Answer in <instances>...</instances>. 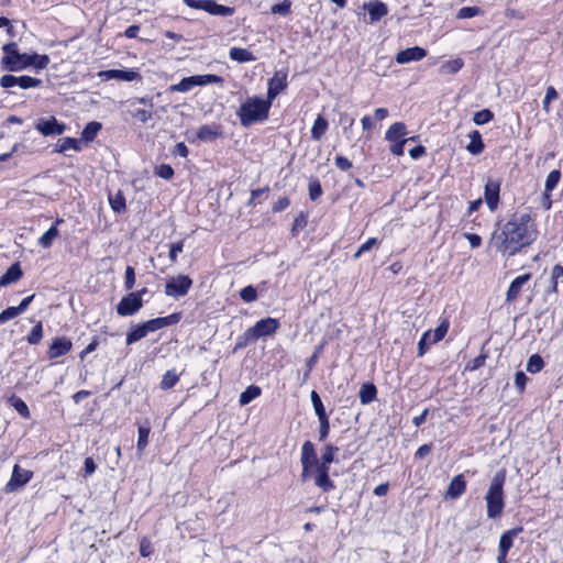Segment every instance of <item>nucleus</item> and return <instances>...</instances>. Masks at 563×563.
<instances>
[{
    "label": "nucleus",
    "mask_w": 563,
    "mask_h": 563,
    "mask_svg": "<svg viewBox=\"0 0 563 563\" xmlns=\"http://www.w3.org/2000/svg\"><path fill=\"white\" fill-rule=\"evenodd\" d=\"M538 229L528 211L515 213L500 229L494 233L493 242L497 251L514 255L532 244L538 238Z\"/></svg>",
    "instance_id": "obj_1"
},
{
    "label": "nucleus",
    "mask_w": 563,
    "mask_h": 563,
    "mask_svg": "<svg viewBox=\"0 0 563 563\" xmlns=\"http://www.w3.org/2000/svg\"><path fill=\"white\" fill-rule=\"evenodd\" d=\"M506 482L505 470L498 471L490 481L489 487L485 495L486 512L489 519H498L501 517L505 508L504 485Z\"/></svg>",
    "instance_id": "obj_2"
},
{
    "label": "nucleus",
    "mask_w": 563,
    "mask_h": 563,
    "mask_svg": "<svg viewBox=\"0 0 563 563\" xmlns=\"http://www.w3.org/2000/svg\"><path fill=\"white\" fill-rule=\"evenodd\" d=\"M271 101L261 97L247 98L239 108L238 117L241 125L247 128L268 118Z\"/></svg>",
    "instance_id": "obj_3"
},
{
    "label": "nucleus",
    "mask_w": 563,
    "mask_h": 563,
    "mask_svg": "<svg viewBox=\"0 0 563 563\" xmlns=\"http://www.w3.org/2000/svg\"><path fill=\"white\" fill-rule=\"evenodd\" d=\"M3 56L1 64L3 69L9 71H20L31 66L30 54L20 53L18 44L10 42L2 47Z\"/></svg>",
    "instance_id": "obj_4"
},
{
    "label": "nucleus",
    "mask_w": 563,
    "mask_h": 563,
    "mask_svg": "<svg viewBox=\"0 0 563 563\" xmlns=\"http://www.w3.org/2000/svg\"><path fill=\"white\" fill-rule=\"evenodd\" d=\"M224 79L213 74L194 75L183 78L179 82L168 87L169 92H188L197 86H207L211 84L223 85Z\"/></svg>",
    "instance_id": "obj_5"
},
{
    "label": "nucleus",
    "mask_w": 563,
    "mask_h": 563,
    "mask_svg": "<svg viewBox=\"0 0 563 563\" xmlns=\"http://www.w3.org/2000/svg\"><path fill=\"white\" fill-rule=\"evenodd\" d=\"M300 462L302 465V481H307L321 470V462L318 460L314 445L312 444V442H303L301 446Z\"/></svg>",
    "instance_id": "obj_6"
},
{
    "label": "nucleus",
    "mask_w": 563,
    "mask_h": 563,
    "mask_svg": "<svg viewBox=\"0 0 563 563\" xmlns=\"http://www.w3.org/2000/svg\"><path fill=\"white\" fill-rule=\"evenodd\" d=\"M449 330L448 319H443L438 328L426 331L418 342V356H423L431 345L441 341Z\"/></svg>",
    "instance_id": "obj_7"
},
{
    "label": "nucleus",
    "mask_w": 563,
    "mask_h": 563,
    "mask_svg": "<svg viewBox=\"0 0 563 563\" xmlns=\"http://www.w3.org/2000/svg\"><path fill=\"white\" fill-rule=\"evenodd\" d=\"M192 286V279L187 275H178L167 280L165 285V295L179 298L188 294Z\"/></svg>",
    "instance_id": "obj_8"
},
{
    "label": "nucleus",
    "mask_w": 563,
    "mask_h": 563,
    "mask_svg": "<svg viewBox=\"0 0 563 563\" xmlns=\"http://www.w3.org/2000/svg\"><path fill=\"white\" fill-rule=\"evenodd\" d=\"M279 322L274 318H265L257 321L253 327L249 328L245 335L250 340H257L262 336L272 335L277 331Z\"/></svg>",
    "instance_id": "obj_9"
},
{
    "label": "nucleus",
    "mask_w": 563,
    "mask_h": 563,
    "mask_svg": "<svg viewBox=\"0 0 563 563\" xmlns=\"http://www.w3.org/2000/svg\"><path fill=\"white\" fill-rule=\"evenodd\" d=\"M33 477V472L20 467L15 464L12 470L11 478L4 485V493L10 494L19 490L21 487L26 485Z\"/></svg>",
    "instance_id": "obj_10"
},
{
    "label": "nucleus",
    "mask_w": 563,
    "mask_h": 563,
    "mask_svg": "<svg viewBox=\"0 0 563 563\" xmlns=\"http://www.w3.org/2000/svg\"><path fill=\"white\" fill-rule=\"evenodd\" d=\"M143 307V299L139 294H128L117 305V313L120 317H130L136 314Z\"/></svg>",
    "instance_id": "obj_11"
},
{
    "label": "nucleus",
    "mask_w": 563,
    "mask_h": 563,
    "mask_svg": "<svg viewBox=\"0 0 563 563\" xmlns=\"http://www.w3.org/2000/svg\"><path fill=\"white\" fill-rule=\"evenodd\" d=\"M287 71L286 70H277L274 76L268 80L267 84V100L273 102V100L287 88Z\"/></svg>",
    "instance_id": "obj_12"
},
{
    "label": "nucleus",
    "mask_w": 563,
    "mask_h": 563,
    "mask_svg": "<svg viewBox=\"0 0 563 563\" xmlns=\"http://www.w3.org/2000/svg\"><path fill=\"white\" fill-rule=\"evenodd\" d=\"M35 129L44 136L62 135L66 130V124L58 122L55 117H51L38 120Z\"/></svg>",
    "instance_id": "obj_13"
},
{
    "label": "nucleus",
    "mask_w": 563,
    "mask_h": 563,
    "mask_svg": "<svg viewBox=\"0 0 563 563\" xmlns=\"http://www.w3.org/2000/svg\"><path fill=\"white\" fill-rule=\"evenodd\" d=\"M103 80L117 79L121 81L142 80V76L134 69H108L98 73Z\"/></svg>",
    "instance_id": "obj_14"
},
{
    "label": "nucleus",
    "mask_w": 563,
    "mask_h": 563,
    "mask_svg": "<svg viewBox=\"0 0 563 563\" xmlns=\"http://www.w3.org/2000/svg\"><path fill=\"white\" fill-rule=\"evenodd\" d=\"M500 180L488 179L485 185L484 198L490 211H495L499 203Z\"/></svg>",
    "instance_id": "obj_15"
},
{
    "label": "nucleus",
    "mask_w": 563,
    "mask_h": 563,
    "mask_svg": "<svg viewBox=\"0 0 563 563\" xmlns=\"http://www.w3.org/2000/svg\"><path fill=\"white\" fill-rule=\"evenodd\" d=\"M71 347L73 342L70 339L66 336H57L52 341L47 350V356L49 360L58 358L69 353Z\"/></svg>",
    "instance_id": "obj_16"
},
{
    "label": "nucleus",
    "mask_w": 563,
    "mask_h": 563,
    "mask_svg": "<svg viewBox=\"0 0 563 563\" xmlns=\"http://www.w3.org/2000/svg\"><path fill=\"white\" fill-rule=\"evenodd\" d=\"M427 56V51L420 46H413L397 53L395 60L398 64L419 62Z\"/></svg>",
    "instance_id": "obj_17"
},
{
    "label": "nucleus",
    "mask_w": 563,
    "mask_h": 563,
    "mask_svg": "<svg viewBox=\"0 0 563 563\" xmlns=\"http://www.w3.org/2000/svg\"><path fill=\"white\" fill-rule=\"evenodd\" d=\"M363 10L368 12L369 23L380 21L388 13L387 5L382 1L365 2L363 4Z\"/></svg>",
    "instance_id": "obj_18"
},
{
    "label": "nucleus",
    "mask_w": 563,
    "mask_h": 563,
    "mask_svg": "<svg viewBox=\"0 0 563 563\" xmlns=\"http://www.w3.org/2000/svg\"><path fill=\"white\" fill-rule=\"evenodd\" d=\"M523 528L521 526L515 527L512 529L506 530L501 533L498 543V552L508 553L509 550L514 545V541L518 534L522 532Z\"/></svg>",
    "instance_id": "obj_19"
},
{
    "label": "nucleus",
    "mask_w": 563,
    "mask_h": 563,
    "mask_svg": "<svg viewBox=\"0 0 563 563\" xmlns=\"http://www.w3.org/2000/svg\"><path fill=\"white\" fill-rule=\"evenodd\" d=\"M531 278V275L530 274H523V275H520L518 277H516L508 290H507V294H506V301L507 302H512L515 301L518 296L520 295L521 290H522V287L523 285Z\"/></svg>",
    "instance_id": "obj_20"
},
{
    "label": "nucleus",
    "mask_w": 563,
    "mask_h": 563,
    "mask_svg": "<svg viewBox=\"0 0 563 563\" xmlns=\"http://www.w3.org/2000/svg\"><path fill=\"white\" fill-rule=\"evenodd\" d=\"M407 126L402 122L393 123L385 133V139L389 142H397L407 140ZM413 140V137H409L408 141Z\"/></svg>",
    "instance_id": "obj_21"
},
{
    "label": "nucleus",
    "mask_w": 563,
    "mask_h": 563,
    "mask_svg": "<svg viewBox=\"0 0 563 563\" xmlns=\"http://www.w3.org/2000/svg\"><path fill=\"white\" fill-rule=\"evenodd\" d=\"M465 489H466V482L464 479V476L462 474L456 475L452 478V481L448 487L445 497L456 499L465 493Z\"/></svg>",
    "instance_id": "obj_22"
},
{
    "label": "nucleus",
    "mask_w": 563,
    "mask_h": 563,
    "mask_svg": "<svg viewBox=\"0 0 563 563\" xmlns=\"http://www.w3.org/2000/svg\"><path fill=\"white\" fill-rule=\"evenodd\" d=\"M63 222V219H56L55 223L38 239V245H41L44 249L51 247L53 245V242L59 234L57 227Z\"/></svg>",
    "instance_id": "obj_23"
},
{
    "label": "nucleus",
    "mask_w": 563,
    "mask_h": 563,
    "mask_svg": "<svg viewBox=\"0 0 563 563\" xmlns=\"http://www.w3.org/2000/svg\"><path fill=\"white\" fill-rule=\"evenodd\" d=\"M81 148H82L81 140L75 139V137H63L57 141L55 151L57 153H65L66 151H69V150L79 152V151H81Z\"/></svg>",
    "instance_id": "obj_24"
},
{
    "label": "nucleus",
    "mask_w": 563,
    "mask_h": 563,
    "mask_svg": "<svg viewBox=\"0 0 563 563\" xmlns=\"http://www.w3.org/2000/svg\"><path fill=\"white\" fill-rule=\"evenodd\" d=\"M22 276V269L19 263L12 264L0 277V287H4L19 280Z\"/></svg>",
    "instance_id": "obj_25"
},
{
    "label": "nucleus",
    "mask_w": 563,
    "mask_h": 563,
    "mask_svg": "<svg viewBox=\"0 0 563 563\" xmlns=\"http://www.w3.org/2000/svg\"><path fill=\"white\" fill-rule=\"evenodd\" d=\"M221 135L219 128L214 124H203L197 132V137L203 142H212Z\"/></svg>",
    "instance_id": "obj_26"
},
{
    "label": "nucleus",
    "mask_w": 563,
    "mask_h": 563,
    "mask_svg": "<svg viewBox=\"0 0 563 563\" xmlns=\"http://www.w3.org/2000/svg\"><path fill=\"white\" fill-rule=\"evenodd\" d=\"M328 128V120L323 115L318 114L311 128V140L320 141L322 136L325 134Z\"/></svg>",
    "instance_id": "obj_27"
},
{
    "label": "nucleus",
    "mask_w": 563,
    "mask_h": 563,
    "mask_svg": "<svg viewBox=\"0 0 563 563\" xmlns=\"http://www.w3.org/2000/svg\"><path fill=\"white\" fill-rule=\"evenodd\" d=\"M229 57L238 63H250L254 62L256 57L252 52L242 47H231L229 51Z\"/></svg>",
    "instance_id": "obj_28"
},
{
    "label": "nucleus",
    "mask_w": 563,
    "mask_h": 563,
    "mask_svg": "<svg viewBox=\"0 0 563 563\" xmlns=\"http://www.w3.org/2000/svg\"><path fill=\"white\" fill-rule=\"evenodd\" d=\"M362 405L372 404L377 397V388L373 383L363 384L358 393Z\"/></svg>",
    "instance_id": "obj_29"
},
{
    "label": "nucleus",
    "mask_w": 563,
    "mask_h": 563,
    "mask_svg": "<svg viewBox=\"0 0 563 563\" xmlns=\"http://www.w3.org/2000/svg\"><path fill=\"white\" fill-rule=\"evenodd\" d=\"M468 137L471 141H470L468 145L466 146V150L473 155L481 154L485 147L483 139H482V134L477 130H475L468 134Z\"/></svg>",
    "instance_id": "obj_30"
},
{
    "label": "nucleus",
    "mask_w": 563,
    "mask_h": 563,
    "mask_svg": "<svg viewBox=\"0 0 563 563\" xmlns=\"http://www.w3.org/2000/svg\"><path fill=\"white\" fill-rule=\"evenodd\" d=\"M314 484L320 487L323 492H330L334 488L333 482L329 477V470L322 467L316 473Z\"/></svg>",
    "instance_id": "obj_31"
},
{
    "label": "nucleus",
    "mask_w": 563,
    "mask_h": 563,
    "mask_svg": "<svg viewBox=\"0 0 563 563\" xmlns=\"http://www.w3.org/2000/svg\"><path fill=\"white\" fill-rule=\"evenodd\" d=\"M148 333L150 331L147 330V325L145 322H143L128 332L126 344L131 345L140 341L141 339L145 338Z\"/></svg>",
    "instance_id": "obj_32"
},
{
    "label": "nucleus",
    "mask_w": 563,
    "mask_h": 563,
    "mask_svg": "<svg viewBox=\"0 0 563 563\" xmlns=\"http://www.w3.org/2000/svg\"><path fill=\"white\" fill-rule=\"evenodd\" d=\"M101 123L97 121H91L87 123L81 132V142H92L96 139L98 132L101 130Z\"/></svg>",
    "instance_id": "obj_33"
},
{
    "label": "nucleus",
    "mask_w": 563,
    "mask_h": 563,
    "mask_svg": "<svg viewBox=\"0 0 563 563\" xmlns=\"http://www.w3.org/2000/svg\"><path fill=\"white\" fill-rule=\"evenodd\" d=\"M464 66V62L462 58H454L451 60L444 62L440 67V73L444 75H453L459 73Z\"/></svg>",
    "instance_id": "obj_34"
},
{
    "label": "nucleus",
    "mask_w": 563,
    "mask_h": 563,
    "mask_svg": "<svg viewBox=\"0 0 563 563\" xmlns=\"http://www.w3.org/2000/svg\"><path fill=\"white\" fill-rule=\"evenodd\" d=\"M8 401L18 411V413L22 418L29 419L31 417L29 407H27V405L25 404V401L23 399H21L20 397H16L15 395H12L8 399Z\"/></svg>",
    "instance_id": "obj_35"
},
{
    "label": "nucleus",
    "mask_w": 563,
    "mask_h": 563,
    "mask_svg": "<svg viewBox=\"0 0 563 563\" xmlns=\"http://www.w3.org/2000/svg\"><path fill=\"white\" fill-rule=\"evenodd\" d=\"M262 390L256 385H250L241 395L239 398V402L241 406H245L250 404L252 400L257 398L261 395Z\"/></svg>",
    "instance_id": "obj_36"
},
{
    "label": "nucleus",
    "mask_w": 563,
    "mask_h": 563,
    "mask_svg": "<svg viewBox=\"0 0 563 563\" xmlns=\"http://www.w3.org/2000/svg\"><path fill=\"white\" fill-rule=\"evenodd\" d=\"M109 203H110L111 209L115 213H122L126 209L125 198L121 191H118L114 195L110 194L109 195Z\"/></svg>",
    "instance_id": "obj_37"
},
{
    "label": "nucleus",
    "mask_w": 563,
    "mask_h": 563,
    "mask_svg": "<svg viewBox=\"0 0 563 563\" xmlns=\"http://www.w3.org/2000/svg\"><path fill=\"white\" fill-rule=\"evenodd\" d=\"M151 428L148 426H140L137 433V444L136 449L140 455L143 454L144 450L146 449L148 444V437H150Z\"/></svg>",
    "instance_id": "obj_38"
},
{
    "label": "nucleus",
    "mask_w": 563,
    "mask_h": 563,
    "mask_svg": "<svg viewBox=\"0 0 563 563\" xmlns=\"http://www.w3.org/2000/svg\"><path fill=\"white\" fill-rule=\"evenodd\" d=\"M561 178V172L558 169L551 170L545 179L544 196L549 197L551 191L558 186Z\"/></svg>",
    "instance_id": "obj_39"
},
{
    "label": "nucleus",
    "mask_w": 563,
    "mask_h": 563,
    "mask_svg": "<svg viewBox=\"0 0 563 563\" xmlns=\"http://www.w3.org/2000/svg\"><path fill=\"white\" fill-rule=\"evenodd\" d=\"M179 374L175 369L167 371L162 378L161 388L168 390L173 388L179 382Z\"/></svg>",
    "instance_id": "obj_40"
},
{
    "label": "nucleus",
    "mask_w": 563,
    "mask_h": 563,
    "mask_svg": "<svg viewBox=\"0 0 563 563\" xmlns=\"http://www.w3.org/2000/svg\"><path fill=\"white\" fill-rule=\"evenodd\" d=\"M339 451V448L328 444L324 449V452L321 456V464L320 467H324L329 470V465L334 461V455Z\"/></svg>",
    "instance_id": "obj_41"
},
{
    "label": "nucleus",
    "mask_w": 563,
    "mask_h": 563,
    "mask_svg": "<svg viewBox=\"0 0 563 563\" xmlns=\"http://www.w3.org/2000/svg\"><path fill=\"white\" fill-rule=\"evenodd\" d=\"M311 402L313 406V409L316 411V415L318 416V419L328 418V415L325 412L324 406L322 404V400L319 396V394L316 390H312L310 394Z\"/></svg>",
    "instance_id": "obj_42"
},
{
    "label": "nucleus",
    "mask_w": 563,
    "mask_h": 563,
    "mask_svg": "<svg viewBox=\"0 0 563 563\" xmlns=\"http://www.w3.org/2000/svg\"><path fill=\"white\" fill-rule=\"evenodd\" d=\"M544 367V361L539 354H533L527 363V371L531 374L539 373Z\"/></svg>",
    "instance_id": "obj_43"
},
{
    "label": "nucleus",
    "mask_w": 563,
    "mask_h": 563,
    "mask_svg": "<svg viewBox=\"0 0 563 563\" xmlns=\"http://www.w3.org/2000/svg\"><path fill=\"white\" fill-rule=\"evenodd\" d=\"M43 338V325L42 322H37L26 336V341L31 345L38 344Z\"/></svg>",
    "instance_id": "obj_44"
},
{
    "label": "nucleus",
    "mask_w": 563,
    "mask_h": 563,
    "mask_svg": "<svg viewBox=\"0 0 563 563\" xmlns=\"http://www.w3.org/2000/svg\"><path fill=\"white\" fill-rule=\"evenodd\" d=\"M42 85V80L31 76H19L18 86L22 89L37 88Z\"/></svg>",
    "instance_id": "obj_45"
},
{
    "label": "nucleus",
    "mask_w": 563,
    "mask_h": 563,
    "mask_svg": "<svg viewBox=\"0 0 563 563\" xmlns=\"http://www.w3.org/2000/svg\"><path fill=\"white\" fill-rule=\"evenodd\" d=\"M31 66H33L36 70L44 69L49 64L48 55H38L36 53L30 54Z\"/></svg>",
    "instance_id": "obj_46"
},
{
    "label": "nucleus",
    "mask_w": 563,
    "mask_h": 563,
    "mask_svg": "<svg viewBox=\"0 0 563 563\" xmlns=\"http://www.w3.org/2000/svg\"><path fill=\"white\" fill-rule=\"evenodd\" d=\"M494 119V113L489 109H483L474 113L473 121L477 125H483Z\"/></svg>",
    "instance_id": "obj_47"
},
{
    "label": "nucleus",
    "mask_w": 563,
    "mask_h": 563,
    "mask_svg": "<svg viewBox=\"0 0 563 563\" xmlns=\"http://www.w3.org/2000/svg\"><path fill=\"white\" fill-rule=\"evenodd\" d=\"M233 12H234L233 8L218 4L216 1L212 0L209 13L212 15L230 16L233 14Z\"/></svg>",
    "instance_id": "obj_48"
},
{
    "label": "nucleus",
    "mask_w": 563,
    "mask_h": 563,
    "mask_svg": "<svg viewBox=\"0 0 563 563\" xmlns=\"http://www.w3.org/2000/svg\"><path fill=\"white\" fill-rule=\"evenodd\" d=\"M184 3L191 8V9H196V10H202V11H206V12H210V8H211V3H212V0H183Z\"/></svg>",
    "instance_id": "obj_49"
},
{
    "label": "nucleus",
    "mask_w": 563,
    "mask_h": 563,
    "mask_svg": "<svg viewBox=\"0 0 563 563\" xmlns=\"http://www.w3.org/2000/svg\"><path fill=\"white\" fill-rule=\"evenodd\" d=\"M551 283H552V291L556 292L559 283H563V266L562 265L556 264L552 268Z\"/></svg>",
    "instance_id": "obj_50"
},
{
    "label": "nucleus",
    "mask_w": 563,
    "mask_h": 563,
    "mask_svg": "<svg viewBox=\"0 0 563 563\" xmlns=\"http://www.w3.org/2000/svg\"><path fill=\"white\" fill-rule=\"evenodd\" d=\"M291 10V1L290 0H284L280 3H276L271 8V12L273 14H279V15H288Z\"/></svg>",
    "instance_id": "obj_51"
},
{
    "label": "nucleus",
    "mask_w": 563,
    "mask_h": 563,
    "mask_svg": "<svg viewBox=\"0 0 563 563\" xmlns=\"http://www.w3.org/2000/svg\"><path fill=\"white\" fill-rule=\"evenodd\" d=\"M240 298L245 302H253L257 299L256 288L252 285H249L241 289Z\"/></svg>",
    "instance_id": "obj_52"
},
{
    "label": "nucleus",
    "mask_w": 563,
    "mask_h": 563,
    "mask_svg": "<svg viewBox=\"0 0 563 563\" xmlns=\"http://www.w3.org/2000/svg\"><path fill=\"white\" fill-rule=\"evenodd\" d=\"M481 13V9L478 7H463L461 8L456 16L457 19H471Z\"/></svg>",
    "instance_id": "obj_53"
},
{
    "label": "nucleus",
    "mask_w": 563,
    "mask_h": 563,
    "mask_svg": "<svg viewBox=\"0 0 563 563\" xmlns=\"http://www.w3.org/2000/svg\"><path fill=\"white\" fill-rule=\"evenodd\" d=\"M558 98V91L554 87L550 86L547 88L545 97L542 101L543 110L549 113L550 112V103Z\"/></svg>",
    "instance_id": "obj_54"
},
{
    "label": "nucleus",
    "mask_w": 563,
    "mask_h": 563,
    "mask_svg": "<svg viewBox=\"0 0 563 563\" xmlns=\"http://www.w3.org/2000/svg\"><path fill=\"white\" fill-rule=\"evenodd\" d=\"M22 312L18 307H8L0 313V325L20 316Z\"/></svg>",
    "instance_id": "obj_55"
},
{
    "label": "nucleus",
    "mask_w": 563,
    "mask_h": 563,
    "mask_svg": "<svg viewBox=\"0 0 563 563\" xmlns=\"http://www.w3.org/2000/svg\"><path fill=\"white\" fill-rule=\"evenodd\" d=\"M155 175L161 177V178H163V179L169 180L174 176V169L168 164H162V165L156 167Z\"/></svg>",
    "instance_id": "obj_56"
},
{
    "label": "nucleus",
    "mask_w": 563,
    "mask_h": 563,
    "mask_svg": "<svg viewBox=\"0 0 563 563\" xmlns=\"http://www.w3.org/2000/svg\"><path fill=\"white\" fill-rule=\"evenodd\" d=\"M135 285V273L132 266H126L124 273V288L131 290Z\"/></svg>",
    "instance_id": "obj_57"
},
{
    "label": "nucleus",
    "mask_w": 563,
    "mask_h": 563,
    "mask_svg": "<svg viewBox=\"0 0 563 563\" xmlns=\"http://www.w3.org/2000/svg\"><path fill=\"white\" fill-rule=\"evenodd\" d=\"M322 195V187L319 180L314 179L309 183V197L312 201Z\"/></svg>",
    "instance_id": "obj_58"
},
{
    "label": "nucleus",
    "mask_w": 563,
    "mask_h": 563,
    "mask_svg": "<svg viewBox=\"0 0 563 563\" xmlns=\"http://www.w3.org/2000/svg\"><path fill=\"white\" fill-rule=\"evenodd\" d=\"M378 241L376 238H369L365 241L354 254V258H358L362 254L372 250L373 246L377 245Z\"/></svg>",
    "instance_id": "obj_59"
},
{
    "label": "nucleus",
    "mask_w": 563,
    "mask_h": 563,
    "mask_svg": "<svg viewBox=\"0 0 563 563\" xmlns=\"http://www.w3.org/2000/svg\"><path fill=\"white\" fill-rule=\"evenodd\" d=\"M153 552L152 542L148 538H142L140 542V554L143 558H148Z\"/></svg>",
    "instance_id": "obj_60"
},
{
    "label": "nucleus",
    "mask_w": 563,
    "mask_h": 563,
    "mask_svg": "<svg viewBox=\"0 0 563 563\" xmlns=\"http://www.w3.org/2000/svg\"><path fill=\"white\" fill-rule=\"evenodd\" d=\"M319 423H320V426H319V440L323 441L329 435V430H330L329 417L328 418L319 419Z\"/></svg>",
    "instance_id": "obj_61"
},
{
    "label": "nucleus",
    "mask_w": 563,
    "mask_h": 563,
    "mask_svg": "<svg viewBox=\"0 0 563 563\" xmlns=\"http://www.w3.org/2000/svg\"><path fill=\"white\" fill-rule=\"evenodd\" d=\"M19 77L13 75H3L0 78V86L2 88H12L14 86H18Z\"/></svg>",
    "instance_id": "obj_62"
},
{
    "label": "nucleus",
    "mask_w": 563,
    "mask_h": 563,
    "mask_svg": "<svg viewBox=\"0 0 563 563\" xmlns=\"http://www.w3.org/2000/svg\"><path fill=\"white\" fill-rule=\"evenodd\" d=\"M133 117L142 123H146L152 119L153 112L152 110L139 109L133 112Z\"/></svg>",
    "instance_id": "obj_63"
},
{
    "label": "nucleus",
    "mask_w": 563,
    "mask_h": 563,
    "mask_svg": "<svg viewBox=\"0 0 563 563\" xmlns=\"http://www.w3.org/2000/svg\"><path fill=\"white\" fill-rule=\"evenodd\" d=\"M527 382H528V377L523 372L516 373L515 386L520 393H522L525 390Z\"/></svg>",
    "instance_id": "obj_64"
}]
</instances>
